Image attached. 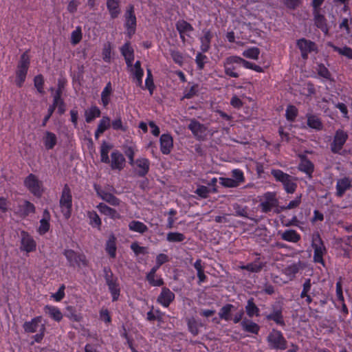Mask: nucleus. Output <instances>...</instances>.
Segmentation results:
<instances>
[{
  "mask_svg": "<svg viewBox=\"0 0 352 352\" xmlns=\"http://www.w3.org/2000/svg\"><path fill=\"white\" fill-rule=\"evenodd\" d=\"M87 217L89 219V224L92 227L100 228L102 221L98 214L95 211H88Z\"/></svg>",
  "mask_w": 352,
  "mask_h": 352,
  "instance_id": "nucleus-44",
  "label": "nucleus"
},
{
  "mask_svg": "<svg viewBox=\"0 0 352 352\" xmlns=\"http://www.w3.org/2000/svg\"><path fill=\"white\" fill-rule=\"evenodd\" d=\"M104 278L108 285L109 290L112 296V300H118L120 293V285L116 278L113 277V273L109 268L104 269Z\"/></svg>",
  "mask_w": 352,
  "mask_h": 352,
  "instance_id": "nucleus-3",
  "label": "nucleus"
},
{
  "mask_svg": "<svg viewBox=\"0 0 352 352\" xmlns=\"http://www.w3.org/2000/svg\"><path fill=\"white\" fill-rule=\"evenodd\" d=\"M129 229L135 232L144 234L148 231V227L140 221L133 220L129 223Z\"/></svg>",
  "mask_w": 352,
  "mask_h": 352,
  "instance_id": "nucleus-33",
  "label": "nucleus"
},
{
  "mask_svg": "<svg viewBox=\"0 0 352 352\" xmlns=\"http://www.w3.org/2000/svg\"><path fill=\"white\" fill-rule=\"evenodd\" d=\"M105 250L109 255L114 258L116 255V239L113 234H111L106 243Z\"/></svg>",
  "mask_w": 352,
  "mask_h": 352,
  "instance_id": "nucleus-34",
  "label": "nucleus"
},
{
  "mask_svg": "<svg viewBox=\"0 0 352 352\" xmlns=\"http://www.w3.org/2000/svg\"><path fill=\"white\" fill-rule=\"evenodd\" d=\"M146 280L150 285L154 287H160L164 285V280L160 276H157L156 274H153L150 276V272L146 275Z\"/></svg>",
  "mask_w": 352,
  "mask_h": 352,
  "instance_id": "nucleus-48",
  "label": "nucleus"
},
{
  "mask_svg": "<svg viewBox=\"0 0 352 352\" xmlns=\"http://www.w3.org/2000/svg\"><path fill=\"white\" fill-rule=\"evenodd\" d=\"M245 311L250 317L258 316L259 315V309L253 302V299L248 300L245 306Z\"/></svg>",
  "mask_w": 352,
  "mask_h": 352,
  "instance_id": "nucleus-45",
  "label": "nucleus"
},
{
  "mask_svg": "<svg viewBox=\"0 0 352 352\" xmlns=\"http://www.w3.org/2000/svg\"><path fill=\"white\" fill-rule=\"evenodd\" d=\"M107 9L112 18H116L120 14L119 0H107Z\"/></svg>",
  "mask_w": 352,
  "mask_h": 352,
  "instance_id": "nucleus-38",
  "label": "nucleus"
},
{
  "mask_svg": "<svg viewBox=\"0 0 352 352\" xmlns=\"http://www.w3.org/2000/svg\"><path fill=\"white\" fill-rule=\"evenodd\" d=\"M59 204L64 217L67 219H69L72 214V196L67 185H65L63 189Z\"/></svg>",
  "mask_w": 352,
  "mask_h": 352,
  "instance_id": "nucleus-2",
  "label": "nucleus"
},
{
  "mask_svg": "<svg viewBox=\"0 0 352 352\" xmlns=\"http://www.w3.org/2000/svg\"><path fill=\"white\" fill-rule=\"evenodd\" d=\"M277 204L278 200L276 197V194L274 192H267L262 196L259 206L262 212H267L271 211Z\"/></svg>",
  "mask_w": 352,
  "mask_h": 352,
  "instance_id": "nucleus-10",
  "label": "nucleus"
},
{
  "mask_svg": "<svg viewBox=\"0 0 352 352\" xmlns=\"http://www.w3.org/2000/svg\"><path fill=\"white\" fill-rule=\"evenodd\" d=\"M138 173L140 176H144L149 170L150 162L149 160L145 157H140L134 160L133 165Z\"/></svg>",
  "mask_w": 352,
  "mask_h": 352,
  "instance_id": "nucleus-22",
  "label": "nucleus"
},
{
  "mask_svg": "<svg viewBox=\"0 0 352 352\" xmlns=\"http://www.w3.org/2000/svg\"><path fill=\"white\" fill-rule=\"evenodd\" d=\"M263 265L260 262H254L246 265L241 266L243 270H246L250 272H258L263 268Z\"/></svg>",
  "mask_w": 352,
  "mask_h": 352,
  "instance_id": "nucleus-50",
  "label": "nucleus"
},
{
  "mask_svg": "<svg viewBox=\"0 0 352 352\" xmlns=\"http://www.w3.org/2000/svg\"><path fill=\"white\" fill-rule=\"evenodd\" d=\"M131 248L136 255L145 254L147 253L146 248L145 247L139 245V244L136 242L133 243L131 245Z\"/></svg>",
  "mask_w": 352,
  "mask_h": 352,
  "instance_id": "nucleus-64",
  "label": "nucleus"
},
{
  "mask_svg": "<svg viewBox=\"0 0 352 352\" xmlns=\"http://www.w3.org/2000/svg\"><path fill=\"white\" fill-rule=\"evenodd\" d=\"M336 302H342L344 300L343 293H342V285L341 279L336 283Z\"/></svg>",
  "mask_w": 352,
  "mask_h": 352,
  "instance_id": "nucleus-61",
  "label": "nucleus"
},
{
  "mask_svg": "<svg viewBox=\"0 0 352 352\" xmlns=\"http://www.w3.org/2000/svg\"><path fill=\"white\" fill-rule=\"evenodd\" d=\"M299 169L309 175V176H311V174L312 173L314 170V165L313 164L307 160H302L299 164Z\"/></svg>",
  "mask_w": 352,
  "mask_h": 352,
  "instance_id": "nucleus-47",
  "label": "nucleus"
},
{
  "mask_svg": "<svg viewBox=\"0 0 352 352\" xmlns=\"http://www.w3.org/2000/svg\"><path fill=\"white\" fill-rule=\"evenodd\" d=\"M267 319L274 320L278 324H283V319L281 312L280 311H276L267 316Z\"/></svg>",
  "mask_w": 352,
  "mask_h": 352,
  "instance_id": "nucleus-58",
  "label": "nucleus"
},
{
  "mask_svg": "<svg viewBox=\"0 0 352 352\" xmlns=\"http://www.w3.org/2000/svg\"><path fill=\"white\" fill-rule=\"evenodd\" d=\"M127 67L129 69V72L133 80H135L136 85L139 87H142L144 71L141 67L140 61L137 60L134 65L131 63V65L127 66Z\"/></svg>",
  "mask_w": 352,
  "mask_h": 352,
  "instance_id": "nucleus-16",
  "label": "nucleus"
},
{
  "mask_svg": "<svg viewBox=\"0 0 352 352\" xmlns=\"http://www.w3.org/2000/svg\"><path fill=\"white\" fill-rule=\"evenodd\" d=\"M111 126L110 118L108 116H103L100 120L98 125V129L99 133H104Z\"/></svg>",
  "mask_w": 352,
  "mask_h": 352,
  "instance_id": "nucleus-54",
  "label": "nucleus"
},
{
  "mask_svg": "<svg viewBox=\"0 0 352 352\" xmlns=\"http://www.w3.org/2000/svg\"><path fill=\"white\" fill-rule=\"evenodd\" d=\"M20 250L22 252L30 253L36 249V242L34 238L27 232H21Z\"/></svg>",
  "mask_w": 352,
  "mask_h": 352,
  "instance_id": "nucleus-8",
  "label": "nucleus"
},
{
  "mask_svg": "<svg viewBox=\"0 0 352 352\" xmlns=\"http://www.w3.org/2000/svg\"><path fill=\"white\" fill-rule=\"evenodd\" d=\"M314 22L316 25L323 32L327 34L328 28L324 16L321 14V10L313 11Z\"/></svg>",
  "mask_w": 352,
  "mask_h": 352,
  "instance_id": "nucleus-28",
  "label": "nucleus"
},
{
  "mask_svg": "<svg viewBox=\"0 0 352 352\" xmlns=\"http://www.w3.org/2000/svg\"><path fill=\"white\" fill-rule=\"evenodd\" d=\"M281 239L284 241L297 243L300 239V235L294 230H287L280 233Z\"/></svg>",
  "mask_w": 352,
  "mask_h": 352,
  "instance_id": "nucleus-31",
  "label": "nucleus"
},
{
  "mask_svg": "<svg viewBox=\"0 0 352 352\" xmlns=\"http://www.w3.org/2000/svg\"><path fill=\"white\" fill-rule=\"evenodd\" d=\"M312 247L314 250V261L324 264L323 256L326 254V248L318 234L313 237Z\"/></svg>",
  "mask_w": 352,
  "mask_h": 352,
  "instance_id": "nucleus-7",
  "label": "nucleus"
},
{
  "mask_svg": "<svg viewBox=\"0 0 352 352\" xmlns=\"http://www.w3.org/2000/svg\"><path fill=\"white\" fill-rule=\"evenodd\" d=\"M188 329L193 335H197L199 332V327L201 326V324H199L195 319L191 318L188 322Z\"/></svg>",
  "mask_w": 352,
  "mask_h": 352,
  "instance_id": "nucleus-59",
  "label": "nucleus"
},
{
  "mask_svg": "<svg viewBox=\"0 0 352 352\" xmlns=\"http://www.w3.org/2000/svg\"><path fill=\"white\" fill-rule=\"evenodd\" d=\"M219 182L223 186L227 188H236L238 186L232 178L220 177Z\"/></svg>",
  "mask_w": 352,
  "mask_h": 352,
  "instance_id": "nucleus-62",
  "label": "nucleus"
},
{
  "mask_svg": "<svg viewBox=\"0 0 352 352\" xmlns=\"http://www.w3.org/2000/svg\"><path fill=\"white\" fill-rule=\"evenodd\" d=\"M23 327L27 333H35L39 331H45V325L42 322L41 316L35 317L30 321L25 322Z\"/></svg>",
  "mask_w": 352,
  "mask_h": 352,
  "instance_id": "nucleus-11",
  "label": "nucleus"
},
{
  "mask_svg": "<svg viewBox=\"0 0 352 352\" xmlns=\"http://www.w3.org/2000/svg\"><path fill=\"white\" fill-rule=\"evenodd\" d=\"M44 311L55 321L59 322L63 319V316L60 310L55 306L46 305Z\"/></svg>",
  "mask_w": 352,
  "mask_h": 352,
  "instance_id": "nucleus-29",
  "label": "nucleus"
},
{
  "mask_svg": "<svg viewBox=\"0 0 352 352\" xmlns=\"http://www.w3.org/2000/svg\"><path fill=\"white\" fill-rule=\"evenodd\" d=\"M185 236L179 232H169L167 234L166 239L170 242H181L184 241Z\"/></svg>",
  "mask_w": 352,
  "mask_h": 352,
  "instance_id": "nucleus-56",
  "label": "nucleus"
},
{
  "mask_svg": "<svg viewBox=\"0 0 352 352\" xmlns=\"http://www.w3.org/2000/svg\"><path fill=\"white\" fill-rule=\"evenodd\" d=\"M269 346L274 349L285 350L287 348L286 340L282 333L273 330L267 336Z\"/></svg>",
  "mask_w": 352,
  "mask_h": 352,
  "instance_id": "nucleus-6",
  "label": "nucleus"
},
{
  "mask_svg": "<svg viewBox=\"0 0 352 352\" xmlns=\"http://www.w3.org/2000/svg\"><path fill=\"white\" fill-rule=\"evenodd\" d=\"M311 287L312 283L311 282V279H306L302 285V290L300 293V298H305V301L307 304H310L312 302L311 294L314 295V291L311 289Z\"/></svg>",
  "mask_w": 352,
  "mask_h": 352,
  "instance_id": "nucleus-24",
  "label": "nucleus"
},
{
  "mask_svg": "<svg viewBox=\"0 0 352 352\" xmlns=\"http://www.w3.org/2000/svg\"><path fill=\"white\" fill-rule=\"evenodd\" d=\"M138 151V148L133 143H131L130 144L125 146L124 153L129 159V163L131 165H133L134 162V157L135 153Z\"/></svg>",
  "mask_w": 352,
  "mask_h": 352,
  "instance_id": "nucleus-42",
  "label": "nucleus"
},
{
  "mask_svg": "<svg viewBox=\"0 0 352 352\" xmlns=\"http://www.w3.org/2000/svg\"><path fill=\"white\" fill-rule=\"evenodd\" d=\"M241 326L245 331L257 334L259 331V326L250 320H244L241 322Z\"/></svg>",
  "mask_w": 352,
  "mask_h": 352,
  "instance_id": "nucleus-41",
  "label": "nucleus"
},
{
  "mask_svg": "<svg viewBox=\"0 0 352 352\" xmlns=\"http://www.w3.org/2000/svg\"><path fill=\"white\" fill-rule=\"evenodd\" d=\"M98 195L104 201L109 203L111 206H118L120 203L119 199L113 194L103 190H97Z\"/></svg>",
  "mask_w": 352,
  "mask_h": 352,
  "instance_id": "nucleus-27",
  "label": "nucleus"
},
{
  "mask_svg": "<svg viewBox=\"0 0 352 352\" xmlns=\"http://www.w3.org/2000/svg\"><path fill=\"white\" fill-rule=\"evenodd\" d=\"M29 65V56L26 53H23L21 56L16 70V83L19 87H21L25 80Z\"/></svg>",
  "mask_w": 352,
  "mask_h": 352,
  "instance_id": "nucleus-5",
  "label": "nucleus"
},
{
  "mask_svg": "<svg viewBox=\"0 0 352 352\" xmlns=\"http://www.w3.org/2000/svg\"><path fill=\"white\" fill-rule=\"evenodd\" d=\"M175 299V294L166 287H164L159 296L157 302L164 307H168Z\"/></svg>",
  "mask_w": 352,
  "mask_h": 352,
  "instance_id": "nucleus-20",
  "label": "nucleus"
},
{
  "mask_svg": "<svg viewBox=\"0 0 352 352\" xmlns=\"http://www.w3.org/2000/svg\"><path fill=\"white\" fill-rule=\"evenodd\" d=\"M111 167L113 170H121L125 165V159L123 155L118 151H115L111 154Z\"/></svg>",
  "mask_w": 352,
  "mask_h": 352,
  "instance_id": "nucleus-18",
  "label": "nucleus"
},
{
  "mask_svg": "<svg viewBox=\"0 0 352 352\" xmlns=\"http://www.w3.org/2000/svg\"><path fill=\"white\" fill-rule=\"evenodd\" d=\"M100 116V110L98 107L93 106L87 109L85 112V120L87 123L91 122L96 118Z\"/></svg>",
  "mask_w": 352,
  "mask_h": 352,
  "instance_id": "nucleus-39",
  "label": "nucleus"
},
{
  "mask_svg": "<svg viewBox=\"0 0 352 352\" xmlns=\"http://www.w3.org/2000/svg\"><path fill=\"white\" fill-rule=\"evenodd\" d=\"M112 148L110 144L102 142L100 147V160L104 163H109L110 160L109 157V153Z\"/></svg>",
  "mask_w": 352,
  "mask_h": 352,
  "instance_id": "nucleus-37",
  "label": "nucleus"
},
{
  "mask_svg": "<svg viewBox=\"0 0 352 352\" xmlns=\"http://www.w3.org/2000/svg\"><path fill=\"white\" fill-rule=\"evenodd\" d=\"M125 28L127 34L131 36L135 32L136 17L134 14L133 6H131L125 14Z\"/></svg>",
  "mask_w": 352,
  "mask_h": 352,
  "instance_id": "nucleus-12",
  "label": "nucleus"
},
{
  "mask_svg": "<svg viewBox=\"0 0 352 352\" xmlns=\"http://www.w3.org/2000/svg\"><path fill=\"white\" fill-rule=\"evenodd\" d=\"M160 151L164 155L169 154L173 147V140L169 134H162L160 138Z\"/></svg>",
  "mask_w": 352,
  "mask_h": 352,
  "instance_id": "nucleus-19",
  "label": "nucleus"
},
{
  "mask_svg": "<svg viewBox=\"0 0 352 352\" xmlns=\"http://www.w3.org/2000/svg\"><path fill=\"white\" fill-rule=\"evenodd\" d=\"M352 186V179L349 177L344 176L337 179L336 189V195L341 197Z\"/></svg>",
  "mask_w": 352,
  "mask_h": 352,
  "instance_id": "nucleus-15",
  "label": "nucleus"
},
{
  "mask_svg": "<svg viewBox=\"0 0 352 352\" xmlns=\"http://www.w3.org/2000/svg\"><path fill=\"white\" fill-rule=\"evenodd\" d=\"M271 173L276 181L283 184L284 189L287 193L292 194L295 192L297 184L292 176L278 169L272 170Z\"/></svg>",
  "mask_w": 352,
  "mask_h": 352,
  "instance_id": "nucleus-1",
  "label": "nucleus"
},
{
  "mask_svg": "<svg viewBox=\"0 0 352 352\" xmlns=\"http://www.w3.org/2000/svg\"><path fill=\"white\" fill-rule=\"evenodd\" d=\"M63 254L70 266L83 267L87 265L86 256L82 254H78L71 249H66L64 250Z\"/></svg>",
  "mask_w": 352,
  "mask_h": 352,
  "instance_id": "nucleus-4",
  "label": "nucleus"
},
{
  "mask_svg": "<svg viewBox=\"0 0 352 352\" xmlns=\"http://www.w3.org/2000/svg\"><path fill=\"white\" fill-rule=\"evenodd\" d=\"M82 34L80 27H77L71 34V43L76 45L82 39Z\"/></svg>",
  "mask_w": 352,
  "mask_h": 352,
  "instance_id": "nucleus-52",
  "label": "nucleus"
},
{
  "mask_svg": "<svg viewBox=\"0 0 352 352\" xmlns=\"http://www.w3.org/2000/svg\"><path fill=\"white\" fill-rule=\"evenodd\" d=\"M232 179L236 183L238 186L243 183L245 180L243 173L239 169H234L232 171Z\"/></svg>",
  "mask_w": 352,
  "mask_h": 352,
  "instance_id": "nucleus-55",
  "label": "nucleus"
},
{
  "mask_svg": "<svg viewBox=\"0 0 352 352\" xmlns=\"http://www.w3.org/2000/svg\"><path fill=\"white\" fill-rule=\"evenodd\" d=\"M223 67H224V69H225V73L228 76H229L230 77H232V78H237V77H239L238 73L234 72L235 68L233 66V65L227 64V63L224 61Z\"/></svg>",
  "mask_w": 352,
  "mask_h": 352,
  "instance_id": "nucleus-60",
  "label": "nucleus"
},
{
  "mask_svg": "<svg viewBox=\"0 0 352 352\" xmlns=\"http://www.w3.org/2000/svg\"><path fill=\"white\" fill-rule=\"evenodd\" d=\"M301 267V264L300 262L292 263L289 265L283 270V273L288 276L290 279L293 278L295 275L298 273L300 268Z\"/></svg>",
  "mask_w": 352,
  "mask_h": 352,
  "instance_id": "nucleus-40",
  "label": "nucleus"
},
{
  "mask_svg": "<svg viewBox=\"0 0 352 352\" xmlns=\"http://www.w3.org/2000/svg\"><path fill=\"white\" fill-rule=\"evenodd\" d=\"M297 45L299 47L302 57L304 59L307 58L308 54L311 52H316L317 51V47L316 44L311 41H308L305 38L299 39L297 42Z\"/></svg>",
  "mask_w": 352,
  "mask_h": 352,
  "instance_id": "nucleus-14",
  "label": "nucleus"
},
{
  "mask_svg": "<svg viewBox=\"0 0 352 352\" xmlns=\"http://www.w3.org/2000/svg\"><path fill=\"white\" fill-rule=\"evenodd\" d=\"M297 109L294 106H289L286 110L287 119L293 121L297 116Z\"/></svg>",
  "mask_w": 352,
  "mask_h": 352,
  "instance_id": "nucleus-63",
  "label": "nucleus"
},
{
  "mask_svg": "<svg viewBox=\"0 0 352 352\" xmlns=\"http://www.w3.org/2000/svg\"><path fill=\"white\" fill-rule=\"evenodd\" d=\"M260 54V50L258 47H250L243 52V56L245 58L257 60Z\"/></svg>",
  "mask_w": 352,
  "mask_h": 352,
  "instance_id": "nucleus-46",
  "label": "nucleus"
},
{
  "mask_svg": "<svg viewBox=\"0 0 352 352\" xmlns=\"http://www.w3.org/2000/svg\"><path fill=\"white\" fill-rule=\"evenodd\" d=\"M208 60V57L201 52H198L195 57V63L199 69H203L205 63Z\"/></svg>",
  "mask_w": 352,
  "mask_h": 352,
  "instance_id": "nucleus-57",
  "label": "nucleus"
},
{
  "mask_svg": "<svg viewBox=\"0 0 352 352\" xmlns=\"http://www.w3.org/2000/svg\"><path fill=\"white\" fill-rule=\"evenodd\" d=\"M50 213L45 210L43 212V217L40 220V224L37 229V232L40 235H43L49 231L50 228Z\"/></svg>",
  "mask_w": 352,
  "mask_h": 352,
  "instance_id": "nucleus-26",
  "label": "nucleus"
},
{
  "mask_svg": "<svg viewBox=\"0 0 352 352\" xmlns=\"http://www.w3.org/2000/svg\"><path fill=\"white\" fill-rule=\"evenodd\" d=\"M232 308L233 305L230 304L223 306L219 313V317L225 320H230L231 319L230 313Z\"/></svg>",
  "mask_w": 352,
  "mask_h": 352,
  "instance_id": "nucleus-49",
  "label": "nucleus"
},
{
  "mask_svg": "<svg viewBox=\"0 0 352 352\" xmlns=\"http://www.w3.org/2000/svg\"><path fill=\"white\" fill-rule=\"evenodd\" d=\"M25 186L36 196H41L43 192L42 182L33 174L29 175L24 181Z\"/></svg>",
  "mask_w": 352,
  "mask_h": 352,
  "instance_id": "nucleus-9",
  "label": "nucleus"
},
{
  "mask_svg": "<svg viewBox=\"0 0 352 352\" xmlns=\"http://www.w3.org/2000/svg\"><path fill=\"white\" fill-rule=\"evenodd\" d=\"M188 129L194 136L199 140H203L206 136V127L194 119L190 120Z\"/></svg>",
  "mask_w": 352,
  "mask_h": 352,
  "instance_id": "nucleus-17",
  "label": "nucleus"
},
{
  "mask_svg": "<svg viewBox=\"0 0 352 352\" xmlns=\"http://www.w3.org/2000/svg\"><path fill=\"white\" fill-rule=\"evenodd\" d=\"M333 51L338 52L340 55L343 56L350 60H352V48L344 46V47H337L334 45H331Z\"/></svg>",
  "mask_w": 352,
  "mask_h": 352,
  "instance_id": "nucleus-43",
  "label": "nucleus"
},
{
  "mask_svg": "<svg viewBox=\"0 0 352 352\" xmlns=\"http://www.w3.org/2000/svg\"><path fill=\"white\" fill-rule=\"evenodd\" d=\"M42 142L47 150L53 149L57 144V135L51 131H45L42 137Z\"/></svg>",
  "mask_w": 352,
  "mask_h": 352,
  "instance_id": "nucleus-21",
  "label": "nucleus"
},
{
  "mask_svg": "<svg viewBox=\"0 0 352 352\" xmlns=\"http://www.w3.org/2000/svg\"><path fill=\"white\" fill-rule=\"evenodd\" d=\"M348 135L346 132L342 130L336 131L333 142L331 144V151L333 153H339L345 144Z\"/></svg>",
  "mask_w": 352,
  "mask_h": 352,
  "instance_id": "nucleus-13",
  "label": "nucleus"
},
{
  "mask_svg": "<svg viewBox=\"0 0 352 352\" xmlns=\"http://www.w3.org/2000/svg\"><path fill=\"white\" fill-rule=\"evenodd\" d=\"M21 207V212L23 216H28V214L35 212L34 206L30 201H25Z\"/></svg>",
  "mask_w": 352,
  "mask_h": 352,
  "instance_id": "nucleus-51",
  "label": "nucleus"
},
{
  "mask_svg": "<svg viewBox=\"0 0 352 352\" xmlns=\"http://www.w3.org/2000/svg\"><path fill=\"white\" fill-rule=\"evenodd\" d=\"M96 208L100 213L110 217L111 219H120V214L115 209L109 207L103 203H100Z\"/></svg>",
  "mask_w": 352,
  "mask_h": 352,
  "instance_id": "nucleus-25",
  "label": "nucleus"
},
{
  "mask_svg": "<svg viewBox=\"0 0 352 352\" xmlns=\"http://www.w3.org/2000/svg\"><path fill=\"white\" fill-rule=\"evenodd\" d=\"M121 52L125 58L126 65L130 66L134 59L133 50L130 44L125 43L121 48Z\"/></svg>",
  "mask_w": 352,
  "mask_h": 352,
  "instance_id": "nucleus-32",
  "label": "nucleus"
},
{
  "mask_svg": "<svg viewBox=\"0 0 352 352\" xmlns=\"http://www.w3.org/2000/svg\"><path fill=\"white\" fill-rule=\"evenodd\" d=\"M307 124L309 127L319 130L322 128L320 119L315 116H310L307 118Z\"/></svg>",
  "mask_w": 352,
  "mask_h": 352,
  "instance_id": "nucleus-53",
  "label": "nucleus"
},
{
  "mask_svg": "<svg viewBox=\"0 0 352 352\" xmlns=\"http://www.w3.org/2000/svg\"><path fill=\"white\" fill-rule=\"evenodd\" d=\"M112 93V87L110 82H109L105 87L103 89L102 93H101V102L102 104L106 107L111 100V95Z\"/></svg>",
  "mask_w": 352,
  "mask_h": 352,
  "instance_id": "nucleus-35",
  "label": "nucleus"
},
{
  "mask_svg": "<svg viewBox=\"0 0 352 352\" xmlns=\"http://www.w3.org/2000/svg\"><path fill=\"white\" fill-rule=\"evenodd\" d=\"M61 92L58 90L54 97V102L51 107L58 108V111L60 114H63L65 111V105L63 100L60 98Z\"/></svg>",
  "mask_w": 352,
  "mask_h": 352,
  "instance_id": "nucleus-36",
  "label": "nucleus"
},
{
  "mask_svg": "<svg viewBox=\"0 0 352 352\" xmlns=\"http://www.w3.org/2000/svg\"><path fill=\"white\" fill-rule=\"evenodd\" d=\"M176 28L180 34V38L184 41V34L192 32L193 31L192 26L184 20H179L176 23Z\"/></svg>",
  "mask_w": 352,
  "mask_h": 352,
  "instance_id": "nucleus-30",
  "label": "nucleus"
},
{
  "mask_svg": "<svg viewBox=\"0 0 352 352\" xmlns=\"http://www.w3.org/2000/svg\"><path fill=\"white\" fill-rule=\"evenodd\" d=\"M213 38V33L209 30H204L202 35L200 36L199 40L201 42V50L202 52H206L210 47V42Z\"/></svg>",
  "mask_w": 352,
  "mask_h": 352,
  "instance_id": "nucleus-23",
  "label": "nucleus"
}]
</instances>
